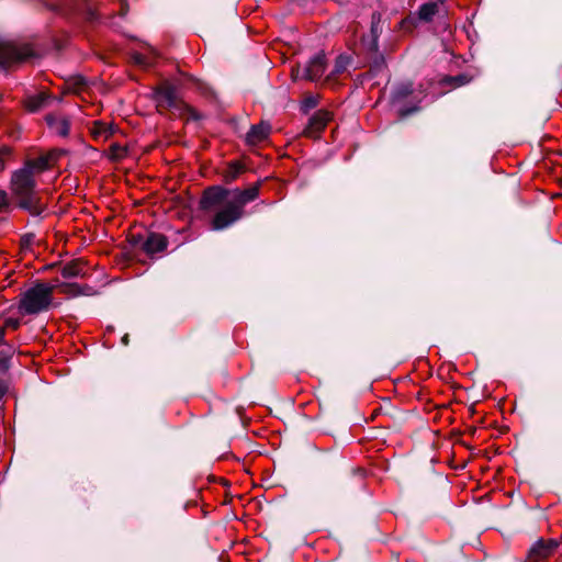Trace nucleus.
Segmentation results:
<instances>
[{
	"label": "nucleus",
	"instance_id": "obj_1",
	"mask_svg": "<svg viewBox=\"0 0 562 562\" xmlns=\"http://www.w3.org/2000/svg\"><path fill=\"white\" fill-rule=\"evenodd\" d=\"M259 196V184L245 190L225 189L220 186L206 189L201 198L200 205L203 211H215L220 207L211 222L213 231L228 228L244 217V207Z\"/></svg>",
	"mask_w": 562,
	"mask_h": 562
},
{
	"label": "nucleus",
	"instance_id": "obj_2",
	"mask_svg": "<svg viewBox=\"0 0 562 562\" xmlns=\"http://www.w3.org/2000/svg\"><path fill=\"white\" fill-rule=\"evenodd\" d=\"M11 190L18 199L21 209L27 211L33 216H40L44 211L36 191V180L27 168L15 170L11 178Z\"/></svg>",
	"mask_w": 562,
	"mask_h": 562
},
{
	"label": "nucleus",
	"instance_id": "obj_3",
	"mask_svg": "<svg viewBox=\"0 0 562 562\" xmlns=\"http://www.w3.org/2000/svg\"><path fill=\"white\" fill-rule=\"evenodd\" d=\"M52 292L53 286L36 283L21 295L20 311L23 314L33 315L48 310L52 304Z\"/></svg>",
	"mask_w": 562,
	"mask_h": 562
},
{
	"label": "nucleus",
	"instance_id": "obj_4",
	"mask_svg": "<svg viewBox=\"0 0 562 562\" xmlns=\"http://www.w3.org/2000/svg\"><path fill=\"white\" fill-rule=\"evenodd\" d=\"M48 10L68 16L74 13H81L87 20L97 22L101 20L100 14L92 7L89 0H63L59 2H45Z\"/></svg>",
	"mask_w": 562,
	"mask_h": 562
},
{
	"label": "nucleus",
	"instance_id": "obj_5",
	"mask_svg": "<svg viewBox=\"0 0 562 562\" xmlns=\"http://www.w3.org/2000/svg\"><path fill=\"white\" fill-rule=\"evenodd\" d=\"M33 57H35V53L30 45H19L0 38V66L2 68L31 60Z\"/></svg>",
	"mask_w": 562,
	"mask_h": 562
},
{
	"label": "nucleus",
	"instance_id": "obj_6",
	"mask_svg": "<svg viewBox=\"0 0 562 562\" xmlns=\"http://www.w3.org/2000/svg\"><path fill=\"white\" fill-rule=\"evenodd\" d=\"M326 66L325 54L318 52L303 67L299 66L296 69H293L292 75L295 79L316 81L324 76Z\"/></svg>",
	"mask_w": 562,
	"mask_h": 562
},
{
	"label": "nucleus",
	"instance_id": "obj_7",
	"mask_svg": "<svg viewBox=\"0 0 562 562\" xmlns=\"http://www.w3.org/2000/svg\"><path fill=\"white\" fill-rule=\"evenodd\" d=\"M153 98L159 109L181 111L183 108V104L178 97L176 86L169 81H165L155 88Z\"/></svg>",
	"mask_w": 562,
	"mask_h": 562
},
{
	"label": "nucleus",
	"instance_id": "obj_8",
	"mask_svg": "<svg viewBox=\"0 0 562 562\" xmlns=\"http://www.w3.org/2000/svg\"><path fill=\"white\" fill-rule=\"evenodd\" d=\"M426 97L424 91H416L412 82H402L392 89L391 99L393 103H400L405 100L420 102Z\"/></svg>",
	"mask_w": 562,
	"mask_h": 562
},
{
	"label": "nucleus",
	"instance_id": "obj_9",
	"mask_svg": "<svg viewBox=\"0 0 562 562\" xmlns=\"http://www.w3.org/2000/svg\"><path fill=\"white\" fill-rule=\"evenodd\" d=\"M558 546L559 541L555 539H550L548 541L539 540L531 547L529 557L537 562L550 555Z\"/></svg>",
	"mask_w": 562,
	"mask_h": 562
},
{
	"label": "nucleus",
	"instance_id": "obj_10",
	"mask_svg": "<svg viewBox=\"0 0 562 562\" xmlns=\"http://www.w3.org/2000/svg\"><path fill=\"white\" fill-rule=\"evenodd\" d=\"M381 15L376 12L372 14L370 34L363 37L362 43L367 49L374 52L378 49V40L381 33L380 26Z\"/></svg>",
	"mask_w": 562,
	"mask_h": 562
},
{
	"label": "nucleus",
	"instance_id": "obj_11",
	"mask_svg": "<svg viewBox=\"0 0 562 562\" xmlns=\"http://www.w3.org/2000/svg\"><path fill=\"white\" fill-rule=\"evenodd\" d=\"M46 123L49 130L61 137H67L69 134L70 122L65 116H58L54 114L46 115Z\"/></svg>",
	"mask_w": 562,
	"mask_h": 562
},
{
	"label": "nucleus",
	"instance_id": "obj_12",
	"mask_svg": "<svg viewBox=\"0 0 562 562\" xmlns=\"http://www.w3.org/2000/svg\"><path fill=\"white\" fill-rule=\"evenodd\" d=\"M271 132V126L266 122L252 125L246 134V142L249 145H257L268 138Z\"/></svg>",
	"mask_w": 562,
	"mask_h": 562
},
{
	"label": "nucleus",
	"instance_id": "obj_13",
	"mask_svg": "<svg viewBox=\"0 0 562 562\" xmlns=\"http://www.w3.org/2000/svg\"><path fill=\"white\" fill-rule=\"evenodd\" d=\"M167 239L160 235L151 233L147 236L146 240L143 243L142 248L144 251L150 256L160 252L167 247Z\"/></svg>",
	"mask_w": 562,
	"mask_h": 562
},
{
	"label": "nucleus",
	"instance_id": "obj_14",
	"mask_svg": "<svg viewBox=\"0 0 562 562\" xmlns=\"http://www.w3.org/2000/svg\"><path fill=\"white\" fill-rule=\"evenodd\" d=\"M157 53L154 48H149V53H139L135 52L132 54L131 58L133 63L137 66L148 68L151 67L157 58Z\"/></svg>",
	"mask_w": 562,
	"mask_h": 562
},
{
	"label": "nucleus",
	"instance_id": "obj_15",
	"mask_svg": "<svg viewBox=\"0 0 562 562\" xmlns=\"http://www.w3.org/2000/svg\"><path fill=\"white\" fill-rule=\"evenodd\" d=\"M23 168H27L31 175L35 177L49 168V158L47 156H41L35 159H30L24 164Z\"/></svg>",
	"mask_w": 562,
	"mask_h": 562
},
{
	"label": "nucleus",
	"instance_id": "obj_16",
	"mask_svg": "<svg viewBox=\"0 0 562 562\" xmlns=\"http://www.w3.org/2000/svg\"><path fill=\"white\" fill-rule=\"evenodd\" d=\"M442 3L443 2H439L437 0L424 3L418 9L419 19L425 22L431 21L432 18L438 13V5Z\"/></svg>",
	"mask_w": 562,
	"mask_h": 562
},
{
	"label": "nucleus",
	"instance_id": "obj_17",
	"mask_svg": "<svg viewBox=\"0 0 562 562\" xmlns=\"http://www.w3.org/2000/svg\"><path fill=\"white\" fill-rule=\"evenodd\" d=\"M48 97L45 92H40L34 95H30L25 101V106L30 112H36L45 106Z\"/></svg>",
	"mask_w": 562,
	"mask_h": 562
},
{
	"label": "nucleus",
	"instance_id": "obj_18",
	"mask_svg": "<svg viewBox=\"0 0 562 562\" xmlns=\"http://www.w3.org/2000/svg\"><path fill=\"white\" fill-rule=\"evenodd\" d=\"M330 120V114L326 111H317L314 113V115L310 119V125L315 131L323 130L327 122Z\"/></svg>",
	"mask_w": 562,
	"mask_h": 562
},
{
	"label": "nucleus",
	"instance_id": "obj_19",
	"mask_svg": "<svg viewBox=\"0 0 562 562\" xmlns=\"http://www.w3.org/2000/svg\"><path fill=\"white\" fill-rule=\"evenodd\" d=\"M91 133L95 139H99V138L106 139L110 135L113 134V127L103 122H95L93 124Z\"/></svg>",
	"mask_w": 562,
	"mask_h": 562
},
{
	"label": "nucleus",
	"instance_id": "obj_20",
	"mask_svg": "<svg viewBox=\"0 0 562 562\" xmlns=\"http://www.w3.org/2000/svg\"><path fill=\"white\" fill-rule=\"evenodd\" d=\"M89 288L87 289H81V286L77 283H68V282H64L61 284H59V291L64 294H69V295H80V294H83V295H88L90 294L88 292Z\"/></svg>",
	"mask_w": 562,
	"mask_h": 562
},
{
	"label": "nucleus",
	"instance_id": "obj_21",
	"mask_svg": "<svg viewBox=\"0 0 562 562\" xmlns=\"http://www.w3.org/2000/svg\"><path fill=\"white\" fill-rule=\"evenodd\" d=\"M82 267L77 262H70L63 267L61 276L66 279H71L82 276Z\"/></svg>",
	"mask_w": 562,
	"mask_h": 562
},
{
	"label": "nucleus",
	"instance_id": "obj_22",
	"mask_svg": "<svg viewBox=\"0 0 562 562\" xmlns=\"http://www.w3.org/2000/svg\"><path fill=\"white\" fill-rule=\"evenodd\" d=\"M351 63V58L347 55H339L336 58L334 69L331 71L333 76L342 74L345 70H347L348 66Z\"/></svg>",
	"mask_w": 562,
	"mask_h": 562
},
{
	"label": "nucleus",
	"instance_id": "obj_23",
	"mask_svg": "<svg viewBox=\"0 0 562 562\" xmlns=\"http://www.w3.org/2000/svg\"><path fill=\"white\" fill-rule=\"evenodd\" d=\"M126 148L117 143H113L110 146V157L113 160H121L126 156Z\"/></svg>",
	"mask_w": 562,
	"mask_h": 562
},
{
	"label": "nucleus",
	"instance_id": "obj_24",
	"mask_svg": "<svg viewBox=\"0 0 562 562\" xmlns=\"http://www.w3.org/2000/svg\"><path fill=\"white\" fill-rule=\"evenodd\" d=\"M240 172H241V167L238 164H232L229 166V170L226 175V181L231 182V181L235 180L239 176Z\"/></svg>",
	"mask_w": 562,
	"mask_h": 562
},
{
	"label": "nucleus",
	"instance_id": "obj_25",
	"mask_svg": "<svg viewBox=\"0 0 562 562\" xmlns=\"http://www.w3.org/2000/svg\"><path fill=\"white\" fill-rule=\"evenodd\" d=\"M317 105V100L314 97H307L303 101L302 109L307 112Z\"/></svg>",
	"mask_w": 562,
	"mask_h": 562
},
{
	"label": "nucleus",
	"instance_id": "obj_26",
	"mask_svg": "<svg viewBox=\"0 0 562 562\" xmlns=\"http://www.w3.org/2000/svg\"><path fill=\"white\" fill-rule=\"evenodd\" d=\"M417 110H418V108L416 105H414V106L403 105L398 109V113H400V116L405 117V116L413 114Z\"/></svg>",
	"mask_w": 562,
	"mask_h": 562
},
{
	"label": "nucleus",
	"instance_id": "obj_27",
	"mask_svg": "<svg viewBox=\"0 0 562 562\" xmlns=\"http://www.w3.org/2000/svg\"><path fill=\"white\" fill-rule=\"evenodd\" d=\"M9 205L8 195L4 191H0V213L7 211Z\"/></svg>",
	"mask_w": 562,
	"mask_h": 562
},
{
	"label": "nucleus",
	"instance_id": "obj_28",
	"mask_svg": "<svg viewBox=\"0 0 562 562\" xmlns=\"http://www.w3.org/2000/svg\"><path fill=\"white\" fill-rule=\"evenodd\" d=\"M449 81H453L457 87L463 86L468 82V79L464 75H459L456 77L449 78Z\"/></svg>",
	"mask_w": 562,
	"mask_h": 562
},
{
	"label": "nucleus",
	"instance_id": "obj_29",
	"mask_svg": "<svg viewBox=\"0 0 562 562\" xmlns=\"http://www.w3.org/2000/svg\"><path fill=\"white\" fill-rule=\"evenodd\" d=\"M4 334H5V328L4 327H0V347L5 345V342H4Z\"/></svg>",
	"mask_w": 562,
	"mask_h": 562
},
{
	"label": "nucleus",
	"instance_id": "obj_30",
	"mask_svg": "<svg viewBox=\"0 0 562 562\" xmlns=\"http://www.w3.org/2000/svg\"><path fill=\"white\" fill-rule=\"evenodd\" d=\"M8 325H11L12 327L16 328L19 326V322L18 321H10V322H8Z\"/></svg>",
	"mask_w": 562,
	"mask_h": 562
},
{
	"label": "nucleus",
	"instance_id": "obj_31",
	"mask_svg": "<svg viewBox=\"0 0 562 562\" xmlns=\"http://www.w3.org/2000/svg\"><path fill=\"white\" fill-rule=\"evenodd\" d=\"M126 12H127V8H126L124 4H122V8H121V15H125V14H126Z\"/></svg>",
	"mask_w": 562,
	"mask_h": 562
},
{
	"label": "nucleus",
	"instance_id": "obj_32",
	"mask_svg": "<svg viewBox=\"0 0 562 562\" xmlns=\"http://www.w3.org/2000/svg\"><path fill=\"white\" fill-rule=\"evenodd\" d=\"M122 342H123L124 345H127V342H128V335H125V336L122 338Z\"/></svg>",
	"mask_w": 562,
	"mask_h": 562
},
{
	"label": "nucleus",
	"instance_id": "obj_33",
	"mask_svg": "<svg viewBox=\"0 0 562 562\" xmlns=\"http://www.w3.org/2000/svg\"><path fill=\"white\" fill-rule=\"evenodd\" d=\"M0 367H2V368L7 367V360L0 359Z\"/></svg>",
	"mask_w": 562,
	"mask_h": 562
}]
</instances>
